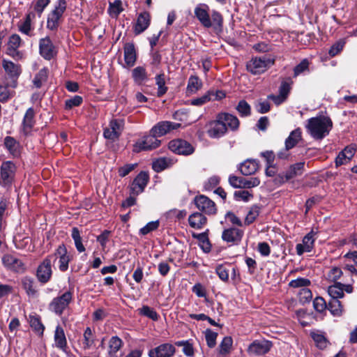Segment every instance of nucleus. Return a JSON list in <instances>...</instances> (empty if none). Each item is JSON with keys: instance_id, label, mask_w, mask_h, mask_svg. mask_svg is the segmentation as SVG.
I'll use <instances>...</instances> for the list:
<instances>
[{"instance_id": "nucleus-29", "label": "nucleus", "mask_w": 357, "mask_h": 357, "mask_svg": "<svg viewBox=\"0 0 357 357\" xmlns=\"http://www.w3.org/2000/svg\"><path fill=\"white\" fill-rule=\"evenodd\" d=\"M190 226L196 229H202L207 222V218L201 213L195 212L188 218Z\"/></svg>"}, {"instance_id": "nucleus-18", "label": "nucleus", "mask_w": 357, "mask_h": 357, "mask_svg": "<svg viewBox=\"0 0 357 357\" xmlns=\"http://www.w3.org/2000/svg\"><path fill=\"white\" fill-rule=\"evenodd\" d=\"M149 180V174L145 172H141L133 180L130 186V194L138 195L142 193Z\"/></svg>"}, {"instance_id": "nucleus-9", "label": "nucleus", "mask_w": 357, "mask_h": 357, "mask_svg": "<svg viewBox=\"0 0 357 357\" xmlns=\"http://www.w3.org/2000/svg\"><path fill=\"white\" fill-rule=\"evenodd\" d=\"M15 173V165L10 161L3 162L0 168V185L9 186L11 185Z\"/></svg>"}, {"instance_id": "nucleus-27", "label": "nucleus", "mask_w": 357, "mask_h": 357, "mask_svg": "<svg viewBox=\"0 0 357 357\" xmlns=\"http://www.w3.org/2000/svg\"><path fill=\"white\" fill-rule=\"evenodd\" d=\"M54 339L55 346L57 348L62 350L63 351H66L67 348H68L67 340H66L64 331L60 325H58L56 327V329L54 331Z\"/></svg>"}, {"instance_id": "nucleus-17", "label": "nucleus", "mask_w": 357, "mask_h": 357, "mask_svg": "<svg viewBox=\"0 0 357 357\" xmlns=\"http://www.w3.org/2000/svg\"><path fill=\"white\" fill-rule=\"evenodd\" d=\"M272 347L270 341L261 340H255L248 348V353L250 355L259 356L266 354Z\"/></svg>"}, {"instance_id": "nucleus-1", "label": "nucleus", "mask_w": 357, "mask_h": 357, "mask_svg": "<svg viewBox=\"0 0 357 357\" xmlns=\"http://www.w3.org/2000/svg\"><path fill=\"white\" fill-rule=\"evenodd\" d=\"M209 7L207 4L199 3L195 8V15L205 28L213 27L215 29H221L223 24L222 15L216 10L209 13Z\"/></svg>"}, {"instance_id": "nucleus-14", "label": "nucleus", "mask_w": 357, "mask_h": 357, "mask_svg": "<svg viewBox=\"0 0 357 357\" xmlns=\"http://www.w3.org/2000/svg\"><path fill=\"white\" fill-rule=\"evenodd\" d=\"M168 147L172 152L179 155H190L195 151L189 142L180 139L170 141Z\"/></svg>"}, {"instance_id": "nucleus-51", "label": "nucleus", "mask_w": 357, "mask_h": 357, "mask_svg": "<svg viewBox=\"0 0 357 357\" xmlns=\"http://www.w3.org/2000/svg\"><path fill=\"white\" fill-rule=\"evenodd\" d=\"M236 110L241 116H248L251 113V107L250 105L244 100L239 101L236 106Z\"/></svg>"}, {"instance_id": "nucleus-56", "label": "nucleus", "mask_w": 357, "mask_h": 357, "mask_svg": "<svg viewBox=\"0 0 357 357\" xmlns=\"http://www.w3.org/2000/svg\"><path fill=\"white\" fill-rule=\"evenodd\" d=\"M314 233L313 231H311L303 239V244L306 247L307 252H310L313 248L314 241Z\"/></svg>"}, {"instance_id": "nucleus-3", "label": "nucleus", "mask_w": 357, "mask_h": 357, "mask_svg": "<svg viewBox=\"0 0 357 357\" xmlns=\"http://www.w3.org/2000/svg\"><path fill=\"white\" fill-rule=\"evenodd\" d=\"M55 255L47 256L39 264L36 270V278L42 284L48 282L52 275V264L56 261Z\"/></svg>"}, {"instance_id": "nucleus-12", "label": "nucleus", "mask_w": 357, "mask_h": 357, "mask_svg": "<svg viewBox=\"0 0 357 357\" xmlns=\"http://www.w3.org/2000/svg\"><path fill=\"white\" fill-rule=\"evenodd\" d=\"M123 127V121L120 119H112L109 126L104 129L103 136L111 141L119 139Z\"/></svg>"}, {"instance_id": "nucleus-32", "label": "nucleus", "mask_w": 357, "mask_h": 357, "mask_svg": "<svg viewBox=\"0 0 357 357\" xmlns=\"http://www.w3.org/2000/svg\"><path fill=\"white\" fill-rule=\"evenodd\" d=\"M175 163V160L171 158L163 157L154 160L152 167L156 172H160L167 168L170 167Z\"/></svg>"}, {"instance_id": "nucleus-55", "label": "nucleus", "mask_w": 357, "mask_h": 357, "mask_svg": "<svg viewBox=\"0 0 357 357\" xmlns=\"http://www.w3.org/2000/svg\"><path fill=\"white\" fill-rule=\"evenodd\" d=\"M83 101L82 97L79 96H75L73 98L68 99L65 102L66 109H70L74 107L79 106Z\"/></svg>"}, {"instance_id": "nucleus-2", "label": "nucleus", "mask_w": 357, "mask_h": 357, "mask_svg": "<svg viewBox=\"0 0 357 357\" xmlns=\"http://www.w3.org/2000/svg\"><path fill=\"white\" fill-rule=\"evenodd\" d=\"M333 127L331 119L325 116L310 118L307 120L306 128L314 139H322L327 136Z\"/></svg>"}, {"instance_id": "nucleus-28", "label": "nucleus", "mask_w": 357, "mask_h": 357, "mask_svg": "<svg viewBox=\"0 0 357 357\" xmlns=\"http://www.w3.org/2000/svg\"><path fill=\"white\" fill-rule=\"evenodd\" d=\"M150 15L147 12L142 13L139 15L137 22L135 26V33L139 34L144 31L150 24Z\"/></svg>"}, {"instance_id": "nucleus-37", "label": "nucleus", "mask_w": 357, "mask_h": 357, "mask_svg": "<svg viewBox=\"0 0 357 357\" xmlns=\"http://www.w3.org/2000/svg\"><path fill=\"white\" fill-rule=\"evenodd\" d=\"M132 76L134 81L140 84L147 79V73L146 69L142 66H137L132 71Z\"/></svg>"}, {"instance_id": "nucleus-34", "label": "nucleus", "mask_w": 357, "mask_h": 357, "mask_svg": "<svg viewBox=\"0 0 357 357\" xmlns=\"http://www.w3.org/2000/svg\"><path fill=\"white\" fill-rule=\"evenodd\" d=\"M29 322L34 332L38 335L43 336L45 331V326L42 324L40 317L36 314H30L29 316Z\"/></svg>"}, {"instance_id": "nucleus-15", "label": "nucleus", "mask_w": 357, "mask_h": 357, "mask_svg": "<svg viewBox=\"0 0 357 357\" xmlns=\"http://www.w3.org/2000/svg\"><path fill=\"white\" fill-rule=\"evenodd\" d=\"M176 353L175 347L170 343H163L149 351V357H173Z\"/></svg>"}, {"instance_id": "nucleus-36", "label": "nucleus", "mask_w": 357, "mask_h": 357, "mask_svg": "<svg viewBox=\"0 0 357 357\" xmlns=\"http://www.w3.org/2000/svg\"><path fill=\"white\" fill-rule=\"evenodd\" d=\"M328 293L331 296V299H337L342 298L344 295L343 292V284L335 282L333 285H331L328 288Z\"/></svg>"}, {"instance_id": "nucleus-30", "label": "nucleus", "mask_w": 357, "mask_h": 357, "mask_svg": "<svg viewBox=\"0 0 357 357\" xmlns=\"http://www.w3.org/2000/svg\"><path fill=\"white\" fill-rule=\"evenodd\" d=\"M123 346L122 340L117 336L112 337L108 342L107 356V357H119L118 351Z\"/></svg>"}, {"instance_id": "nucleus-54", "label": "nucleus", "mask_w": 357, "mask_h": 357, "mask_svg": "<svg viewBox=\"0 0 357 357\" xmlns=\"http://www.w3.org/2000/svg\"><path fill=\"white\" fill-rule=\"evenodd\" d=\"M310 284V280H308L307 278H298L296 280H291L289 283V286L290 287H293V288H299V287L306 288Z\"/></svg>"}, {"instance_id": "nucleus-33", "label": "nucleus", "mask_w": 357, "mask_h": 357, "mask_svg": "<svg viewBox=\"0 0 357 357\" xmlns=\"http://www.w3.org/2000/svg\"><path fill=\"white\" fill-rule=\"evenodd\" d=\"M258 167V163L255 160H247L241 164L239 170L242 174L248 176L255 174Z\"/></svg>"}, {"instance_id": "nucleus-39", "label": "nucleus", "mask_w": 357, "mask_h": 357, "mask_svg": "<svg viewBox=\"0 0 357 357\" xmlns=\"http://www.w3.org/2000/svg\"><path fill=\"white\" fill-rule=\"evenodd\" d=\"M305 162H300L290 166L289 169L286 172L287 178H293L294 177L301 175L303 173Z\"/></svg>"}, {"instance_id": "nucleus-6", "label": "nucleus", "mask_w": 357, "mask_h": 357, "mask_svg": "<svg viewBox=\"0 0 357 357\" xmlns=\"http://www.w3.org/2000/svg\"><path fill=\"white\" fill-rule=\"evenodd\" d=\"M1 64L6 74L10 79L9 86L15 88L17 85V79L22 73L21 66L6 59L1 60Z\"/></svg>"}, {"instance_id": "nucleus-53", "label": "nucleus", "mask_w": 357, "mask_h": 357, "mask_svg": "<svg viewBox=\"0 0 357 357\" xmlns=\"http://www.w3.org/2000/svg\"><path fill=\"white\" fill-rule=\"evenodd\" d=\"M159 224L158 220L149 222L144 227L140 229L139 234L145 236L149 233L156 230L159 227Z\"/></svg>"}, {"instance_id": "nucleus-22", "label": "nucleus", "mask_w": 357, "mask_h": 357, "mask_svg": "<svg viewBox=\"0 0 357 357\" xmlns=\"http://www.w3.org/2000/svg\"><path fill=\"white\" fill-rule=\"evenodd\" d=\"M22 40L19 35L13 34L9 37L8 42L7 54L14 59L22 58V54L17 50L21 45Z\"/></svg>"}, {"instance_id": "nucleus-8", "label": "nucleus", "mask_w": 357, "mask_h": 357, "mask_svg": "<svg viewBox=\"0 0 357 357\" xmlns=\"http://www.w3.org/2000/svg\"><path fill=\"white\" fill-rule=\"evenodd\" d=\"M161 141L150 133L144 136L142 139L138 140L133 146V151L139 153L142 151H149L160 146Z\"/></svg>"}, {"instance_id": "nucleus-60", "label": "nucleus", "mask_w": 357, "mask_h": 357, "mask_svg": "<svg viewBox=\"0 0 357 357\" xmlns=\"http://www.w3.org/2000/svg\"><path fill=\"white\" fill-rule=\"evenodd\" d=\"M232 345V339L231 337H225L220 344V352L227 354L229 352Z\"/></svg>"}, {"instance_id": "nucleus-42", "label": "nucleus", "mask_w": 357, "mask_h": 357, "mask_svg": "<svg viewBox=\"0 0 357 357\" xmlns=\"http://www.w3.org/2000/svg\"><path fill=\"white\" fill-rule=\"evenodd\" d=\"M4 145L8 151L13 155H17L19 153V144L12 137H6L4 139Z\"/></svg>"}, {"instance_id": "nucleus-44", "label": "nucleus", "mask_w": 357, "mask_h": 357, "mask_svg": "<svg viewBox=\"0 0 357 357\" xmlns=\"http://www.w3.org/2000/svg\"><path fill=\"white\" fill-rule=\"evenodd\" d=\"M310 335L319 349H324L327 347L328 342L322 333L312 332Z\"/></svg>"}, {"instance_id": "nucleus-64", "label": "nucleus", "mask_w": 357, "mask_h": 357, "mask_svg": "<svg viewBox=\"0 0 357 357\" xmlns=\"http://www.w3.org/2000/svg\"><path fill=\"white\" fill-rule=\"evenodd\" d=\"M109 11L111 15L118 16L122 11L121 1L120 0H115L112 3H110Z\"/></svg>"}, {"instance_id": "nucleus-46", "label": "nucleus", "mask_w": 357, "mask_h": 357, "mask_svg": "<svg viewBox=\"0 0 357 357\" xmlns=\"http://www.w3.org/2000/svg\"><path fill=\"white\" fill-rule=\"evenodd\" d=\"M14 95V91L8 89V84L0 83V102H7Z\"/></svg>"}, {"instance_id": "nucleus-10", "label": "nucleus", "mask_w": 357, "mask_h": 357, "mask_svg": "<svg viewBox=\"0 0 357 357\" xmlns=\"http://www.w3.org/2000/svg\"><path fill=\"white\" fill-rule=\"evenodd\" d=\"M181 123H174L169 121H162L156 123L150 130V133L157 137H162L174 130L180 128Z\"/></svg>"}, {"instance_id": "nucleus-5", "label": "nucleus", "mask_w": 357, "mask_h": 357, "mask_svg": "<svg viewBox=\"0 0 357 357\" xmlns=\"http://www.w3.org/2000/svg\"><path fill=\"white\" fill-rule=\"evenodd\" d=\"M73 301V293L67 291L52 299L50 303L49 310L57 315H61Z\"/></svg>"}, {"instance_id": "nucleus-16", "label": "nucleus", "mask_w": 357, "mask_h": 357, "mask_svg": "<svg viewBox=\"0 0 357 357\" xmlns=\"http://www.w3.org/2000/svg\"><path fill=\"white\" fill-rule=\"evenodd\" d=\"M207 134L211 138H219L227 132V127L219 119L218 114L215 120L210 121L208 125Z\"/></svg>"}, {"instance_id": "nucleus-49", "label": "nucleus", "mask_w": 357, "mask_h": 357, "mask_svg": "<svg viewBox=\"0 0 357 357\" xmlns=\"http://www.w3.org/2000/svg\"><path fill=\"white\" fill-rule=\"evenodd\" d=\"M260 208L257 205L252 206L248 213L244 223L246 225L252 224L259 216Z\"/></svg>"}, {"instance_id": "nucleus-24", "label": "nucleus", "mask_w": 357, "mask_h": 357, "mask_svg": "<svg viewBox=\"0 0 357 357\" xmlns=\"http://www.w3.org/2000/svg\"><path fill=\"white\" fill-rule=\"evenodd\" d=\"M243 231L237 228H229L225 229L222 238L225 241L229 243H238L241 241Z\"/></svg>"}, {"instance_id": "nucleus-7", "label": "nucleus", "mask_w": 357, "mask_h": 357, "mask_svg": "<svg viewBox=\"0 0 357 357\" xmlns=\"http://www.w3.org/2000/svg\"><path fill=\"white\" fill-rule=\"evenodd\" d=\"M66 1L65 0H59L54 9L50 13L47 26L50 30H55L59 26V22L66 9Z\"/></svg>"}, {"instance_id": "nucleus-35", "label": "nucleus", "mask_w": 357, "mask_h": 357, "mask_svg": "<svg viewBox=\"0 0 357 357\" xmlns=\"http://www.w3.org/2000/svg\"><path fill=\"white\" fill-rule=\"evenodd\" d=\"M301 139V130L300 128H296L291 132L289 137L285 140V148L289 150L294 148L298 142Z\"/></svg>"}, {"instance_id": "nucleus-63", "label": "nucleus", "mask_w": 357, "mask_h": 357, "mask_svg": "<svg viewBox=\"0 0 357 357\" xmlns=\"http://www.w3.org/2000/svg\"><path fill=\"white\" fill-rule=\"evenodd\" d=\"M309 62L307 59H303L299 64H298L294 69V75L297 77L301 73L308 69Z\"/></svg>"}, {"instance_id": "nucleus-26", "label": "nucleus", "mask_w": 357, "mask_h": 357, "mask_svg": "<svg viewBox=\"0 0 357 357\" xmlns=\"http://www.w3.org/2000/svg\"><path fill=\"white\" fill-rule=\"evenodd\" d=\"M124 60L128 67L135 65L137 59V53L133 43H126L123 47Z\"/></svg>"}, {"instance_id": "nucleus-23", "label": "nucleus", "mask_w": 357, "mask_h": 357, "mask_svg": "<svg viewBox=\"0 0 357 357\" xmlns=\"http://www.w3.org/2000/svg\"><path fill=\"white\" fill-rule=\"evenodd\" d=\"M36 112L33 107H29L25 112L22 128L24 134L29 133L36 124Z\"/></svg>"}, {"instance_id": "nucleus-48", "label": "nucleus", "mask_w": 357, "mask_h": 357, "mask_svg": "<svg viewBox=\"0 0 357 357\" xmlns=\"http://www.w3.org/2000/svg\"><path fill=\"white\" fill-rule=\"evenodd\" d=\"M178 347H183V354L188 357H193L195 355L194 347L188 340H181L175 342Z\"/></svg>"}, {"instance_id": "nucleus-25", "label": "nucleus", "mask_w": 357, "mask_h": 357, "mask_svg": "<svg viewBox=\"0 0 357 357\" xmlns=\"http://www.w3.org/2000/svg\"><path fill=\"white\" fill-rule=\"evenodd\" d=\"M21 284L28 296L35 298L38 296V291L33 278L24 276L21 279Z\"/></svg>"}, {"instance_id": "nucleus-47", "label": "nucleus", "mask_w": 357, "mask_h": 357, "mask_svg": "<svg viewBox=\"0 0 357 357\" xmlns=\"http://www.w3.org/2000/svg\"><path fill=\"white\" fill-rule=\"evenodd\" d=\"M72 238L74 240L75 245L79 252L85 251V247L82 243V237L77 227H73L72 229Z\"/></svg>"}, {"instance_id": "nucleus-4", "label": "nucleus", "mask_w": 357, "mask_h": 357, "mask_svg": "<svg viewBox=\"0 0 357 357\" xmlns=\"http://www.w3.org/2000/svg\"><path fill=\"white\" fill-rule=\"evenodd\" d=\"M274 62L275 60L273 59L266 56L255 57L247 63L246 68L252 75H259L266 71L274 64Z\"/></svg>"}, {"instance_id": "nucleus-40", "label": "nucleus", "mask_w": 357, "mask_h": 357, "mask_svg": "<svg viewBox=\"0 0 357 357\" xmlns=\"http://www.w3.org/2000/svg\"><path fill=\"white\" fill-rule=\"evenodd\" d=\"M328 309L333 316L340 317L342 314L343 307L337 299H330Z\"/></svg>"}, {"instance_id": "nucleus-59", "label": "nucleus", "mask_w": 357, "mask_h": 357, "mask_svg": "<svg viewBox=\"0 0 357 357\" xmlns=\"http://www.w3.org/2000/svg\"><path fill=\"white\" fill-rule=\"evenodd\" d=\"M312 298V294L308 288H302L299 291V300L301 303H308Z\"/></svg>"}, {"instance_id": "nucleus-58", "label": "nucleus", "mask_w": 357, "mask_h": 357, "mask_svg": "<svg viewBox=\"0 0 357 357\" xmlns=\"http://www.w3.org/2000/svg\"><path fill=\"white\" fill-rule=\"evenodd\" d=\"M215 272L220 279L223 282H227L229 280V270L223 265H218L215 268Z\"/></svg>"}, {"instance_id": "nucleus-41", "label": "nucleus", "mask_w": 357, "mask_h": 357, "mask_svg": "<svg viewBox=\"0 0 357 357\" xmlns=\"http://www.w3.org/2000/svg\"><path fill=\"white\" fill-rule=\"evenodd\" d=\"M48 69L43 68L39 70L33 79V84L36 88H40L43 83L47 81Z\"/></svg>"}, {"instance_id": "nucleus-31", "label": "nucleus", "mask_w": 357, "mask_h": 357, "mask_svg": "<svg viewBox=\"0 0 357 357\" xmlns=\"http://www.w3.org/2000/svg\"><path fill=\"white\" fill-rule=\"evenodd\" d=\"M219 119L222 120V123L225 127L229 128L231 130H236L239 126V121L236 116L229 113H219Z\"/></svg>"}, {"instance_id": "nucleus-19", "label": "nucleus", "mask_w": 357, "mask_h": 357, "mask_svg": "<svg viewBox=\"0 0 357 357\" xmlns=\"http://www.w3.org/2000/svg\"><path fill=\"white\" fill-rule=\"evenodd\" d=\"M2 262L8 269L17 273H23L26 269L24 264L20 259L10 254L3 257Z\"/></svg>"}, {"instance_id": "nucleus-45", "label": "nucleus", "mask_w": 357, "mask_h": 357, "mask_svg": "<svg viewBox=\"0 0 357 357\" xmlns=\"http://www.w3.org/2000/svg\"><path fill=\"white\" fill-rule=\"evenodd\" d=\"M155 84L158 86L157 96L162 97L167 91V87L165 86V75L163 73L156 75Z\"/></svg>"}, {"instance_id": "nucleus-43", "label": "nucleus", "mask_w": 357, "mask_h": 357, "mask_svg": "<svg viewBox=\"0 0 357 357\" xmlns=\"http://www.w3.org/2000/svg\"><path fill=\"white\" fill-rule=\"evenodd\" d=\"M84 340L82 342V347L84 349H89L94 344V336L91 328L87 327L84 332Z\"/></svg>"}, {"instance_id": "nucleus-61", "label": "nucleus", "mask_w": 357, "mask_h": 357, "mask_svg": "<svg viewBox=\"0 0 357 357\" xmlns=\"http://www.w3.org/2000/svg\"><path fill=\"white\" fill-rule=\"evenodd\" d=\"M137 166V163L135 164H126L123 167H121L118 169L119 175L121 177H125L129 174Z\"/></svg>"}, {"instance_id": "nucleus-52", "label": "nucleus", "mask_w": 357, "mask_h": 357, "mask_svg": "<svg viewBox=\"0 0 357 357\" xmlns=\"http://www.w3.org/2000/svg\"><path fill=\"white\" fill-rule=\"evenodd\" d=\"M218 337V333L213 332L211 329H206L205 331V338L207 343V345L210 348H213L216 344V339Z\"/></svg>"}, {"instance_id": "nucleus-11", "label": "nucleus", "mask_w": 357, "mask_h": 357, "mask_svg": "<svg viewBox=\"0 0 357 357\" xmlns=\"http://www.w3.org/2000/svg\"><path fill=\"white\" fill-rule=\"evenodd\" d=\"M194 203L199 211L207 215H214L217 212L214 202L205 195L196 196L194 199Z\"/></svg>"}, {"instance_id": "nucleus-13", "label": "nucleus", "mask_w": 357, "mask_h": 357, "mask_svg": "<svg viewBox=\"0 0 357 357\" xmlns=\"http://www.w3.org/2000/svg\"><path fill=\"white\" fill-rule=\"evenodd\" d=\"M229 183L235 188H251L258 186L260 184V180L257 177L245 178L231 175L229 177Z\"/></svg>"}, {"instance_id": "nucleus-50", "label": "nucleus", "mask_w": 357, "mask_h": 357, "mask_svg": "<svg viewBox=\"0 0 357 357\" xmlns=\"http://www.w3.org/2000/svg\"><path fill=\"white\" fill-rule=\"evenodd\" d=\"M139 313L141 315L147 317L153 321L158 319L159 315L153 308L147 305H144L142 307L138 309Z\"/></svg>"}, {"instance_id": "nucleus-38", "label": "nucleus", "mask_w": 357, "mask_h": 357, "mask_svg": "<svg viewBox=\"0 0 357 357\" xmlns=\"http://www.w3.org/2000/svg\"><path fill=\"white\" fill-rule=\"evenodd\" d=\"M202 87V80L196 75H191L188 82L187 90L188 92L195 93Z\"/></svg>"}, {"instance_id": "nucleus-21", "label": "nucleus", "mask_w": 357, "mask_h": 357, "mask_svg": "<svg viewBox=\"0 0 357 357\" xmlns=\"http://www.w3.org/2000/svg\"><path fill=\"white\" fill-rule=\"evenodd\" d=\"M39 51L40 55L47 60H50L56 54V48L49 37L40 40Z\"/></svg>"}, {"instance_id": "nucleus-57", "label": "nucleus", "mask_w": 357, "mask_h": 357, "mask_svg": "<svg viewBox=\"0 0 357 357\" xmlns=\"http://www.w3.org/2000/svg\"><path fill=\"white\" fill-rule=\"evenodd\" d=\"M313 306L314 310L318 312H324L327 307L325 300L321 297H317L314 298L313 301Z\"/></svg>"}, {"instance_id": "nucleus-20", "label": "nucleus", "mask_w": 357, "mask_h": 357, "mask_svg": "<svg viewBox=\"0 0 357 357\" xmlns=\"http://www.w3.org/2000/svg\"><path fill=\"white\" fill-rule=\"evenodd\" d=\"M52 255H55L56 259L59 258V268L61 271L65 272L68 268V264L71 260L70 256L68 253V250L64 244L58 246L55 252Z\"/></svg>"}, {"instance_id": "nucleus-62", "label": "nucleus", "mask_w": 357, "mask_h": 357, "mask_svg": "<svg viewBox=\"0 0 357 357\" xmlns=\"http://www.w3.org/2000/svg\"><path fill=\"white\" fill-rule=\"evenodd\" d=\"M211 94L212 93H208V92H207L202 96L192 100L191 105L195 106H201L206 104V102L211 101Z\"/></svg>"}]
</instances>
